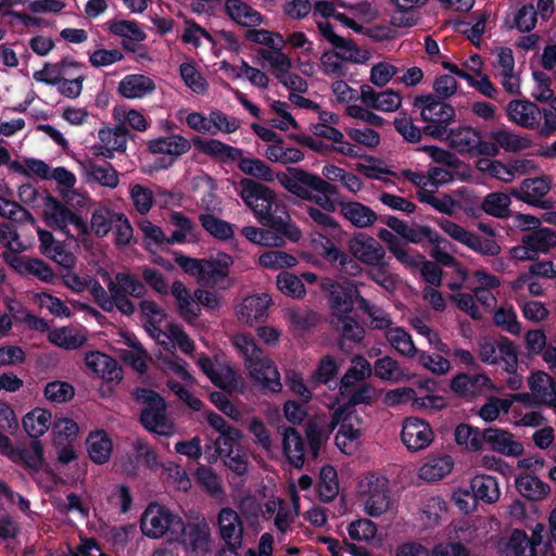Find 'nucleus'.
I'll use <instances>...</instances> for the list:
<instances>
[{
    "mask_svg": "<svg viewBox=\"0 0 556 556\" xmlns=\"http://www.w3.org/2000/svg\"><path fill=\"white\" fill-rule=\"evenodd\" d=\"M251 379L271 392H279L282 388L280 374L271 358L263 353L244 362Z\"/></svg>",
    "mask_w": 556,
    "mask_h": 556,
    "instance_id": "nucleus-18",
    "label": "nucleus"
},
{
    "mask_svg": "<svg viewBox=\"0 0 556 556\" xmlns=\"http://www.w3.org/2000/svg\"><path fill=\"white\" fill-rule=\"evenodd\" d=\"M552 187V179L548 176H540L536 178H528L511 190L510 194L519 201L538 207H546L547 201L544 197Z\"/></svg>",
    "mask_w": 556,
    "mask_h": 556,
    "instance_id": "nucleus-21",
    "label": "nucleus"
},
{
    "mask_svg": "<svg viewBox=\"0 0 556 556\" xmlns=\"http://www.w3.org/2000/svg\"><path fill=\"white\" fill-rule=\"evenodd\" d=\"M454 467L451 456L429 458L418 470V477L425 481H437L447 476Z\"/></svg>",
    "mask_w": 556,
    "mask_h": 556,
    "instance_id": "nucleus-53",
    "label": "nucleus"
},
{
    "mask_svg": "<svg viewBox=\"0 0 556 556\" xmlns=\"http://www.w3.org/2000/svg\"><path fill=\"white\" fill-rule=\"evenodd\" d=\"M5 261L21 275H33L45 282H51L54 279L52 268L41 260L9 255Z\"/></svg>",
    "mask_w": 556,
    "mask_h": 556,
    "instance_id": "nucleus-36",
    "label": "nucleus"
},
{
    "mask_svg": "<svg viewBox=\"0 0 556 556\" xmlns=\"http://www.w3.org/2000/svg\"><path fill=\"white\" fill-rule=\"evenodd\" d=\"M140 316L149 336L165 350L172 351L179 348L186 354L193 352L194 343L180 326L170 324L166 330H162L161 326L166 319V313L154 301L143 300L140 303Z\"/></svg>",
    "mask_w": 556,
    "mask_h": 556,
    "instance_id": "nucleus-5",
    "label": "nucleus"
},
{
    "mask_svg": "<svg viewBox=\"0 0 556 556\" xmlns=\"http://www.w3.org/2000/svg\"><path fill=\"white\" fill-rule=\"evenodd\" d=\"M340 211L344 218L357 228H367L377 220V214L359 202L341 203Z\"/></svg>",
    "mask_w": 556,
    "mask_h": 556,
    "instance_id": "nucleus-49",
    "label": "nucleus"
},
{
    "mask_svg": "<svg viewBox=\"0 0 556 556\" xmlns=\"http://www.w3.org/2000/svg\"><path fill=\"white\" fill-rule=\"evenodd\" d=\"M81 176L87 182H96L109 189H115L119 184V174L112 164L98 163L87 157L78 162Z\"/></svg>",
    "mask_w": 556,
    "mask_h": 556,
    "instance_id": "nucleus-24",
    "label": "nucleus"
},
{
    "mask_svg": "<svg viewBox=\"0 0 556 556\" xmlns=\"http://www.w3.org/2000/svg\"><path fill=\"white\" fill-rule=\"evenodd\" d=\"M156 86L152 78L142 74L126 75L118 84L117 90L124 98L142 99L151 94Z\"/></svg>",
    "mask_w": 556,
    "mask_h": 556,
    "instance_id": "nucleus-39",
    "label": "nucleus"
},
{
    "mask_svg": "<svg viewBox=\"0 0 556 556\" xmlns=\"http://www.w3.org/2000/svg\"><path fill=\"white\" fill-rule=\"evenodd\" d=\"M348 248L357 261L368 266L380 265L386 255L383 247L375 238L365 233L351 238Z\"/></svg>",
    "mask_w": 556,
    "mask_h": 556,
    "instance_id": "nucleus-23",
    "label": "nucleus"
},
{
    "mask_svg": "<svg viewBox=\"0 0 556 556\" xmlns=\"http://www.w3.org/2000/svg\"><path fill=\"white\" fill-rule=\"evenodd\" d=\"M480 359L485 364H495L500 359L505 370L517 367L518 359L514 344L506 338L495 341L491 338H482L478 341Z\"/></svg>",
    "mask_w": 556,
    "mask_h": 556,
    "instance_id": "nucleus-17",
    "label": "nucleus"
},
{
    "mask_svg": "<svg viewBox=\"0 0 556 556\" xmlns=\"http://www.w3.org/2000/svg\"><path fill=\"white\" fill-rule=\"evenodd\" d=\"M198 364L215 386L229 391L238 388L240 378L228 364L214 362L208 357H200Z\"/></svg>",
    "mask_w": 556,
    "mask_h": 556,
    "instance_id": "nucleus-28",
    "label": "nucleus"
},
{
    "mask_svg": "<svg viewBox=\"0 0 556 556\" xmlns=\"http://www.w3.org/2000/svg\"><path fill=\"white\" fill-rule=\"evenodd\" d=\"M217 527L222 540L231 549L242 545L244 526L241 516L230 507H224L217 515Z\"/></svg>",
    "mask_w": 556,
    "mask_h": 556,
    "instance_id": "nucleus-22",
    "label": "nucleus"
},
{
    "mask_svg": "<svg viewBox=\"0 0 556 556\" xmlns=\"http://www.w3.org/2000/svg\"><path fill=\"white\" fill-rule=\"evenodd\" d=\"M504 552L507 556H536V547L527 533L518 529L514 530L507 539Z\"/></svg>",
    "mask_w": 556,
    "mask_h": 556,
    "instance_id": "nucleus-62",
    "label": "nucleus"
},
{
    "mask_svg": "<svg viewBox=\"0 0 556 556\" xmlns=\"http://www.w3.org/2000/svg\"><path fill=\"white\" fill-rule=\"evenodd\" d=\"M157 361L164 370L177 375L184 381L177 382L169 380L167 382L168 388L191 409L199 412L202 408L203 403L199 399L194 397L191 393L194 379L188 370V364L174 354L169 356L160 355L157 356Z\"/></svg>",
    "mask_w": 556,
    "mask_h": 556,
    "instance_id": "nucleus-12",
    "label": "nucleus"
},
{
    "mask_svg": "<svg viewBox=\"0 0 556 556\" xmlns=\"http://www.w3.org/2000/svg\"><path fill=\"white\" fill-rule=\"evenodd\" d=\"M119 214L108 207L96 210L91 215L90 225H88V233L91 231L99 238L105 237L112 230Z\"/></svg>",
    "mask_w": 556,
    "mask_h": 556,
    "instance_id": "nucleus-64",
    "label": "nucleus"
},
{
    "mask_svg": "<svg viewBox=\"0 0 556 556\" xmlns=\"http://www.w3.org/2000/svg\"><path fill=\"white\" fill-rule=\"evenodd\" d=\"M493 144L507 152H518L531 147V140L528 136H520L507 129H498L490 132Z\"/></svg>",
    "mask_w": 556,
    "mask_h": 556,
    "instance_id": "nucleus-56",
    "label": "nucleus"
},
{
    "mask_svg": "<svg viewBox=\"0 0 556 556\" xmlns=\"http://www.w3.org/2000/svg\"><path fill=\"white\" fill-rule=\"evenodd\" d=\"M484 443L493 452L505 456L518 457L523 453L522 443L516 440L511 432L502 428L490 427L484 429Z\"/></svg>",
    "mask_w": 556,
    "mask_h": 556,
    "instance_id": "nucleus-27",
    "label": "nucleus"
},
{
    "mask_svg": "<svg viewBox=\"0 0 556 556\" xmlns=\"http://www.w3.org/2000/svg\"><path fill=\"white\" fill-rule=\"evenodd\" d=\"M285 46H277L273 49H260L256 53L262 65H268L274 76L278 79L292 68L291 58L283 52Z\"/></svg>",
    "mask_w": 556,
    "mask_h": 556,
    "instance_id": "nucleus-42",
    "label": "nucleus"
},
{
    "mask_svg": "<svg viewBox=\"0 0 556 556\" xmlns=\"http://www.w3.org/2000/svg\"><path fill=\"white\" fill-rule=\"evenodd\" d=\"M386 339L399 354L405 357L413 358L418 353L412 336L402 327L389 328L386 331Z\"/></svg>",
    "mask_w": 556,
    "mask_h": 556,
    "instance_id": "nucleus-57",
    "label": "nucleus"
},
{
    "mask_svg": "<svg viewBox=\"0 0 556 556\" xmlns=\"http://www.w3.org/2000/svg\"><path fill=\"white\" fill-rule=\"evenodd\" d=\"M62 280L64 286L75 293L88 291L102 309L111 308L108 292L97 279L88 275L79 276L72 269H66L62 274Z\"/></svg>",
    "mask_w": 556,
    "mask_h": 556,
    "instance_id": "nucleus-20",
    "label": "nucleus"
},
{
    "mask_svg": "<svg viewBox=\"0 0 556 556\" xmlns=\"http://www.w3.org/2000/svg\"><path fill=\"white\" fill-rule=\"evenodd\" d=\"M535 402L556 408V380L544 371H535L528 379Z\"/></svg>",
    "mask_w": 556,
    "mask_h": 556,
    "instance_id": "nucleus-35",
    "label": "nucleus"
},
{
    "mask_svg": "<svg viewBox=\"0 0 556 556\" xmlns=\"http://www.w3.org/2000/svg\"><path fill=\"white\" fill-rule=\"evenodd\" d=\"M317 27L321 35L337 49L344 50V56L353 62H362L364 56L361 55V50L350 40L338 36L333 31L332 25L326 21H317Z\"/></svg>",
    "mask_w": 556,
    "mask_h": 556,
    "instance_id": "nucleus-47",
    "label": "nucleus"
},
{
    "mask_svg": "<svg viewBox=\"0 0 556 556\" xmlns=\"http://www.w3.org/2000/svg\"><path fill=\"white\" fill-rule=\"evenodd\" d=\"M401 437L409 451H420L433 441V431L427 421L409 417L403 422Z\"/></svg>",
    "mask_w": 556,
    "mask_h": 556,
    "instance_id": "nucleus-25",
    "label": "nucleus"
},
{
    "mask_svg": "<svg viewBox=\"0 0 556 556\" xmlns=\"http://www.w3.org/2000/svg\"><path fill=\"white\" fill-rule=\"evenodd\" d=\"M225 11L233 22L242 26L254 27L263 22L261 13L241 0H226Z\"/></svg>",
    "mask_w": 556,
    "mask_h": 556,
    "instance_id": "nucleus-45",
    "label": "nucleus"
},
{
    "mask_svg": "<svg viewBox=\"0 0 556 556\" xmlns=\"http://www.w3.org/2000/svg\"><path fill=\"white\" fill-rule=\"evenodd\" d=\"M507 115L509 121L525 127L535 128L542 119L540 108L528 100H513L507 105Z\"/></svg>",
    "mask_w": 556,
    "mask_h": 556,
    "instance_id": "nucleus-34",
    "label": "nucleus"
},
{
    "mask_svg": "<svg viewBox=\"0 0 556 556\" xmlns=\"http://www.w3.org/2000/svg\"><path fill=\"white\" fill-rule=\"evenodd\" d=\"M454 438L457 445L469 452L481 451L484 445V430L467 424H459L455 428Z\"/></svg>",
    "mask_w": 556,
    "mask_h": 556,
    "instance_id": "nucleus-55",
    "label": "nucleus"
},
{
    "mask_svg": "<svg viewBox=\"0 0 556 556\" xmlns=\"http://www.w3.org/2000/svg\"><path fill=\"white\" fill-rule=\"evenodd\" d=\"M239 508L247 518L261 517L264 520H273L281 533L287 532L294 521L291 507L285 500L275 495L274 488L267 485L243 497Z\"/></svg>",
    "mask_w": 556,
    "mask_h": 556,
    "instance_id": "nucleus-4",
    "label": "nucleus"
},
{
    "mask_svg": "<svg viewBox=\"0 0 556 556\" xmlns=\"http://www.w3.org/2000/svg\"><path fill=\"white\" fill-rule=\"evenodd\" d=\"M320 288L328 293L331 313L337 318V327L341 329L343 337L352 341H361L364 337V329L354 318L350 317L358 298L357 286L348 279L324 278Z\"/></svg>",
    "mask_w": 556,
    "mask_h": 556,
    "instance_id": "nucleus-3",
    "label": "nucleus"
},
{
    "mask_svg": "<svg viewBox=\"0 0 556 556\" xmlns=\"http://www.w3.org/2000/svg\"><path fill=\"white\" fill-rule=\"evenodd\" d=\"M445 140L459 153H478L482 155H496L497 148L490 142H483L479 132L471 127H456L446 130Z\"/></svg>",
    "mask_w": 556,
    "mask_h": 556,
    "instance_id": "nucleus-14",
    "label": "nucleus"
},
{
    "mask_svg": "<svg viewBox=\"0 0 556 556\" xmlns=\"http://www.w3.org/2000/svg\"><path fill=\"white\" fill-rule=\"evenodd\" d=\"M282 447L288 462L296 468L304 464L305 446L302 437L292 428L282 433Z\"/></svg>",
    "mask_w": 556,
    "mask_h": 556,
    "instance_id": "nucleus-50",
    "label": "nucleus"
},
{
    "mask_svg": "<svg viewBox=\"0 0 556 556\" xmlns=\"http://www.w3.org/2000/svg\"><path fill=\"white\" fill-rule=\"evenodd\" d=\"M169 223L176 230L168 237L167 244H181L185 242L198 243L199 236L195 225L189 217L180 212H172L169 214Z\"/></svg>",
    "mask_w": 556,
    "mask_h": 556,
    "instance_id": "nucleus-41",
    "label": "nucleus"
},
{
    "mask_svg": "<svg viewBox=\"0 0 556 556\" xmlns=\"http://www.w3.org/2000/svg\"><path fill=\"white\" fill-rule=\"evenodd\" d=\"M362 102L381 112H395L402 105V96L392 89H387L380 92L375 91L370 86H362L361 88Z\"/></svg>",
    "mask_w": 556,
    "mask_h": 556,
    "instance_id": "nucleus-33",
    "label": "nucleus"
},
{
    "mask_svg": "<svg viewBox=\"0 0 556 556\" xmlns=\"http://www.w3.org/2000/svg\"><path fill=\"white\" fill-rule=\"evenodd\" d=\"M87 330L83 327H60L48 331V340L64 350H77L87 341Z\"/></svg>",
    "mask_w": 556,
    "mask_h": 556,
    "instance_id": "nucleus-38",
    "label": "nucleus"
},
{
    "mask_svg": "<svg viewBox=\"0 0 556 556\" xmlns=\"http://www.w3.org/2000/svg\"><path fill=\"white\" fill-rule=\"evenodd\" d=\"M135 395L138 402L146 405L141 413L143 427L159 435H172L175 427L166 415L164 400L156 392L148 389H138Z\"/></svg>",
    "mask_w": 556,
    "mask_h": 556,
    "instance_id": "nucleus-11",
    "label": "nucleus"
},
{
    "mask_svg": "<svg viewBox=\"0 0 556 556\" xmlns=\"http://www.w3.org/2000/svg\"><path fill=\"white\" fill-rule=\"evenodd\" d=\"M419 392L415 390L413 408L425 410H441L447 404L445 397L437 393V381L433 379L419 380Z\"/></svg>",
    "mask_w": 556,
    "mask_h": 556,
    "instance_id": "nucleus-37",
    "label": "nucleus"
},
{
    "mask_svg": "<svg viewBox=\"0 0 556 556\" xmlns=\"http://www.w3.org/2000/svg\"><path fill=\"white\" fill-rule=\"evenodd\" d=\"M264 155L270 162L281 164H296L304 159V153L300 149L285 147L282 144V140L277 143L269 144L266 148Z\"/></svg>",
    "mask_w": 556,
    "mask_h": 556,
    "instance_id": "nucleus-63",
    "label": "nucleus"
},
{
    "mask_svg": "<svg viewBox=\"0 0 556 556\" xmlns=\"http://www.w3.org/2000/svg\"><path fill=\"white\" fill-rule=\"evenodd\" d=\"M375 376L383 381L399 383L410 379L399 362L390 356L378 358L372 366Z\"/></svg>",
    "mask_w": 556,
    "mask_h": 556,
    "instance_id": "nucleus-52",
    "label": "nucleus"
},
{
    "mask_svg": "<svg viewBox=\"0 0 556 556\" xmlns=\"http://www.w3.org/2000/svg\"><path fill=\"white\" fill-rule=\"evenodd\" d=\"M76 66V61L64 59L59 63H46L43 67L33 74V78L49 86L58 87L61 78L65 75H71L73 67Z\"/></svg>",
    "mask_w": 556,
    "mask_h": 556,
    "instance_id": "nucleus-48",
    "label": "nucleus"
},
{
    "mask_svg": "<svg viewBox=\"0 0 556 556\" xmlns=\"http://www.w3.org/2000/svg\"><path fill=\"white\" fill-rule=\"evenodd\" d=\"M336 426H339L336 435L338 448L346 455L356 453L366 429L363 419L353 407H340L334 410L331 420V428L333 429Z\"/></svg>",
    "mask_w": 556,
    "mask_h": 556,
    "instance_id": "nucleus-9",
    "label": "nucleus"
},
{
    "mask_svg": "<svg viewBox=\"0 0 556 556\" xmlns=\"http://www.w3.org/2000/svg\"><path fill=\"white\" fill-rule=\"evenodd\" d=\"M51 428V435L55 445L72 444L79 433L77 422L67 417L56 418Z\"/></svg>",
    "mask_w": 556,
    "mask_h": 556,
    "instance_id": "nucleus-60",
    "label": "nucleus"
},
{
    "mask_svg": "<svg viewBox=\"0 0 556 556\" xmlns=\"http://www.w3.org/2000/svg\"><path fill=\"white\" fill-rule=\"evenodd\" d=\"M99 142L92 147L97 156L113 159L115 152H124L127 148V131L118 125L103 127L98 131Z\"/></svg>",
    "mask_w": 556,
    "mask_h": 556,
    "instance_id": "nucleus-26",
    "label": "nucleus"
},
{
    "mask_svg": "<svg viewBox=\"0 0 556 556\" xmlns=\"http://www.w3.org/2000/svg\"><path fill=\"white\" fill-rule=\"evenodd\" d=\"M25 432L33 439L42 437L52 427V414L42 407H35L22 419Z\"/></svg>",
    "mask_w": 556,
    "mask_h": 556,
    "instance_id": "nucleus-43",
    "label": "nucleus"
},
{
    "mask_svg": "<svg viewBox=\"0 0 556 556\" xmlns=\"http://www.w3.org/2000/svg\"><path fill=\"white\" fill-rule=\"evenodd\" d=\"M174 260L187 275L200 283L212 287L228 276V270L233 264L232 256L224 252H218L210 258H194L174 252Z\"/></svg>",
    "mask_w": 556,
    "mask_h": 556,
    "instance_id": "nucleus-7",
    "label": "nucleus"
},
{
    "mask_svg": "<svg viewBox=\"0 0 556 556\" xmlns=\"http://www.w3.org/2000/svg\"><path fill=\"white\" fill-rule=\"evenodd\" d=\"M172 294L178 306L181 317L188 323H192L200 314V307L194 302L188 289L180 281H175L172 286Z\"/></svg>",
    "mask_w": 556,
    "mask_h": 556,
    "instance_id": "nucleus-51",
    "label": "nucleus"
},
{
    "mask_svg": "<svg viewBox=\"0 0 556 556\" xmlns=\"http://www.w3.org/2000/svg\"><path fill=\"white\" fill-rule=\"evenodd\" d=\"M469 488L479 502L494 504L501 497V489L495 477L484 473L475 475L469 482Z\"/></svg>",
    "mask_w": 556,
    "mask_h": 556,
    "instance_id": "nucleus-40",
    "label": "nucleus"
},
{
    "mask_svg": "<svg viewBox=\"0 0 556 556\" xmlns=\"http://www.w3.org/2000/svg\"><path fill=\"white\" fill-rule=\"evenodd\" d=\"M173 542L180 543L186 549L204 555L210 549L211 529L204 517H195L187 523L182 520L181 533L174 536Z\"/></svg>",
    "mask_w": 556,
    "mask_h": 556,
    "instance_id": "nucleus-16",
    "label": "nucleus"
},
{
    "mask_svg": "<svg viewBox=\"0 0 556 556\" xmlns=\"http://www.w3.org/2000/svg\"><path fill=\"white\" fill-rule=\"evenodd\" d=\"M495 54L496 62L494 66L503 88L511 94H517L520 90V79L515 71L513 51L509 48H498Z\"/></svg>",
    "mask_w": 556,
    "mask_h": 556,
    "instance_id": "nucleus-30",
    "label": "nucleus"
},
{
    "mask_svg": "<svg viewBox=\"0 0 556 556\" xmlns=\"http://www.w3.org/2000/svg\"><path fill=\"white\" fill-rule=\"evenodd\" d=\"M113 450V443L103 430H96L87 438V452L90 459L99 465L109 462Z\"/></svg>",
    "mask_w": 556,
    "mask_h": 556,
    "instance_id": "nucleus-46",
    "label": "nucleus"
},
{
    "mask_svg": "<svg viewBox=\"0 0 556 556\" xmlns=\"http://www.w3.org/2000/svg\"><path fill=\"white\" fill-rule=\"evenodd\" d=\"M237 191L262 225L276 229L291 241L300 240L301 230L290 223L289 215L286 212L278 215L279 205L275 193L269 188L243 178L239 181Z\"/></svg>",
    "mask_w": 556,
    "mask_h": 556,
    "instance_id": "nucleus-2",
    "label": "nucleus"
},
{
    "mask_svg": "<svg viewBox=\"0 0 556 556\" xmlns=\"http://www.w3.org/2000/svg\"><path fill=\"white\" fill-rule=\"evenodd\" d=\"M282 186L292 194L300 199L309 201L318 205L321 210L308 206V216L320 227L325 229H338V223L328 213L336 211V203L330 194L337 192L334 186L325 181L317 175L304 172L299 168H292L289 175L280 179Z\"/></svg>",
    "mask_w": 556,
    "mask_h": 556,
    "instance_id": "nucleus-1",
    "label": "nucleus"
},
{
    "mask_svg": "<svg viewBox=\"0 0 556 556\" xmlns=\"http://www.w3.org/2000/svg\"><path fill=\"white\" fill-rule=\"evenodd\" d=\"M414 106L420 111L422 121L427 123L425 132L435 139H443L448 129L447 125L455 116L453 106L433 94L417 97Z\"/></svg>",
    "mask_w": 556,
    "mask_h": 556,
    "instance_id": "nucleus-10",
    "label": "nucleus"
},
{
    "mask_svg": "<svg viewBox=\"0 0 556 556\" xmlns=\"http://www.w3.org/2000/svg\"><path fill=\"white\" fill-rule=\"evenodd\" d=\"M270 304L271 298L267 293L249 295L236 307V315L242 324L252 325L267 316Z\"/></svg>",
    "mask_w": 556,
    "mask_h": 556,
    "instance_id": "nucleus-31",
    "label": "nucleus"
},
{
    "mask_svg": "<svg viewBox=\"0 0 556 556\" xmlns=\"http://www.w3.org/2000/svg\"><path fill=\"white\" fill-rule=\"evenodd\" d=\"M309 248L319 256L330 263L339 262L342 270L351 276L361 271L359 265L345 252L339 249L336 243L319 231H312L308 235Z\"/></svg>",
    "mask_w": 556,
    "mask_h": 556,
    "instance_id": "nucleus-15",
    "label": "nucleus"
},
{
    "mask_svg": "<svg viewBox=\"0 0 556 556\" xmlns=\"http://www.w3.org/2000/svg\"><path fill=\"white\" fill-rule=\"evenodd\" d=\"M86 79V74L83 71V66L76 62V66L73 67L71 75H65L61 78L58 85V91L63 97L68 99H76L81 94L83 85Z\"/></svg>",
    "mask_w": 556,
    "mask_h": 556,
    "instance_id": "nucleus-61",
    "label": "nucleus"
},
{
    "mask_svg": "<svg viewBox=\"0 0 556 556\" xmlns=\"http://www.w3.org/2000/svg\"><path fill=\"white\" fill-rule=\"evenodd\" d=\"M140 529L147 538H167L173 542L174 536L181 533L182 518L164 505L151 503L141 515Z\"/></svg>",
    "mask_w": 556,
    "mask_h": 556,
    "instance_id": "nucleus-8",
    "label": "nucleus"
},
{
    "mask_svg": "<svg viewBox=\"0 0 556 556\" xmlns=\"http://www.w3.org/2000/svg\"><path fill=\"white\" fill-rule=\"evenodd\" d=\"M356 496L363 511L372 518L389 514L396 506L389 479L379 472L362 476L357 482Z\"/></svg>",
    "mask_w": 556,
    "mask_h": 556,
    "instance_id": "nucleus-6",
    "label": "nucleus"
},
{
    "mask_svg": "<svg viewBox=\"0 0 556 556\" xmlns=\"http://www.w3.org/2000/svg\"><path fill=\"white\" fill-rule=\"evenodd\" d=\"M372 374V366L362 355H355L351 359V366L340 380L339 392L348 393L350 388L364 381Z\"/></svg>",
    "mask_w": 556,
    "mask_h": 556,
    "instance_id": "nucleus-44",
    "label": "nucleus"
},
{
    "mask_svg": "<svg viewBox=\"0 0 556 556\" xmlns=\"http://www.w3.org/2000/svg\"><path fill=\"white\" fill-rule=\"evenodd\" d=\"M516 488L523 497L530 501H541L549 493L548 484L531 475L517 478Z\"/></svg>",
    "mask_w": 556,
    "mask_h": 556,
    "instance_id": "nucleus-58",
    "label": "nucleus"
},
{
    "mask_svg": "<svg viewBox=\"0 0 556 556\" xmlns=\"http://www.w3.org/2000/svg\"><path fill=\"white\" fill-rule=\"evenodd\" d=\"M85 363L88 369L104 381L118 382L123 378L122 368L117 362L104 353L88 352L85 356Z\"/></svg>",
    "mask_w": 556,
    "mask_h": 556,
    "instance_id": "nucleus-32",
    "label": "nucleus"
},
{
    "mask_svg": "<svg viewBox=\"0 0 556 556\" xmlns=\"http://www.w3.org/2000/svg\"><path fill=\"white\" fill-rule=\"evenodd\" d=\"M42 215L48 226L60 230L66 237H74L68 226H72L79 236L88 235L87 222L52 197L45 199Z\"/></svg>",
    "mask_w": 556,
    "mask_h": 556,
    "instance_id": "nucleus-13",
    "label": "nucleus"
},
{
    "mask_svg": "<svg viewBox=\"0 0 556 556\" xmlns=\"http://www.w3.org/2000/svg\"><path fill=\"white\" fill-rule=\"evenodd\" d=\"M242 235L252 243L264 247H280L283 244L286 235H281L274 228L261 229L254 226H245Z\"/></svg>",
    "mask_w": 556,
    "mask_h": 556,
    "instance_id": "nucleus-59",
    "label": "nucleus"
},
{
    "mask_svg": "<svg viewBox=\"0 0 556 556\" xmlns=\"http://www.w3.org/2000/svg\"><path fill=\"white\" fill-rule=\"evenodd\" d=\"M194 144L202 153L222 161H235L242 155L240 149L228 146L217 139H199L194 141Z\"/></svg>",
    "mask_w": 556,
    "mask_h": 556,
    "instance_id": "nucleus-54",
    "label": "nucleus"
},
{
    "mask_svg": "<svg viewBox=\"0 0 556 556\" xmlns=\"http://www.w3.org/2000/svg\"><path fill=\"white\" fill-rule=\"evenodd\" d=\"M98 274L106 283L110 294H125L141 298L146 293V287L128 273H117L114 277L105 269H99Z\"/></svg>",
    "mask_w": 556,
    "mask_h": 556,
    "instance_id": "nucleus-29",
    "label": "nucleus"
},
{
    "mask_svg": "<svg viewBox=\"0 0 556 556\" xmlns=\"http://www.w3.org/2000/svg\"><path fill=\"white\" fill-rule=\"evenodd\" d=\"M191 148L190 141L180 135L163 136L148 142V149L153 154H163L168 161L161 160L155 163L152 169L159 170L169 167L180 155L187 153Z\"/></svg>",
    "mask_w": 556,
    "mask_h": 556,
    "instance_id": "nucleus-19",
    "label": "nucleus"
}]
</instances>
